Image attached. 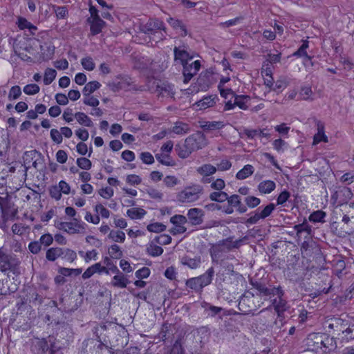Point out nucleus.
Segmentation results:
<instances>
[{
	"instance_id": "1",
	"label": "nucleus",
	"mask_w": 354,
	"mask_h": 354,
	"mask_svg": "<svg viewBox=\"0 0 354 354\" xmlns=\"http://www.w3.org/2000/svg\"><path fill=\"white\" fill-rule=\"evenodd\" d=\"M206 145L207 140L205 135L201 131H197L188 136L182 146H177L178 147V155L180 158H187L192 152L201 149Z\"/></svg>"
},
{
	"instance_id": "2",
	"label": "nucleus",
	"mask_w": 354,
	"mask_h": 354,
	"mask_svg": "<svg viewBox=\"0 0 354 354\" xmlns=\"http://www.w3.org/2000/svg\"><path fill=\"white\" fill-rule=\"evenodd\" d=\"M21 261L15 254H8L0 250V272L4 275L18 274Z\"/></svg>"
},
{
	"instance_id": "3",
	"label": "nucleus",
	"mask_w": 354,
	"mask_h": 354,
	"mask_svg": "<svg viewBox=\"0 0 354 354\" xmlns=\"http://www.w3.org/2000/svg\"><path fill=\"white\" fill-rule=\"evenodd\" d=\"M282 295H275L277 296L276 298L272 299L271 300V305L266 308H263L260 311V313L270 312V309L273 308L275 312L277 314L278 319H276L274 322V325L276 326L277 328H280L281 326L283 325V314L288 309V302L286 299L283 298L284 295V292L281 289Z\"/></svg>"
},
{
	"instance_id": "4",
	"label": "nucleus",
	"mask_w": 354,
	"mask_h": 354,
	"mask_svg": "<svg viewBox=\"0 0 354 354\" xmlns=\"http://www.w3.org/2000/svg\"><path fill=\"white\" fill-rule=\"evenodd\" d=\"M332 342V339L320 333H312L308 336L306 339L307 348L309 351L319 353H327L330 349L327 344Z\"/></svg>"
},
{
	"instance_id": "5",
	"label": "nucleus",
	"mask_w": 354,
	"mask_h": 354,
	"mask_svg": "<svg viewBox=\"0 0 354 354\" xmlns=\"http://www.w3.org/2000/svg\"><path fill=\"white\" fill-rule=\"evenodd\" d=\"M30 350L32 354H46L49 351V354H57L59 349L55 346V344L48 345V342L46 338H40L38 337H33L29 339Z\"/></svg>"
},
{
	"instance_id": "6",
	"label": "nucleus",
	"mask_w": 354,
	"mask_h": 354,
	"mask_svg": "<svg viewBox=\"0 0 354 354\" xmlns=\"http://www.w3.org/2000/svg\"><path fill=\"white\" fill-rule=\"evenodd\" d=\"M140 32L149 35H156L158 34L157 39L162 40L164 39L165 35L161 32H165V24L158 19H150L146 24L140 26Z\"/></svg>"
},
{
	"instance_id": "7",
	"label": "nucleus",
	"mask_w": 354,
	"mask_h": 354,
	"mask_svg": "<svg viewBox=\"0 0 354 354\" xmlns=\"http://www.w3.org/2000/svg\"><path fill=\"white\" fill-rule=\"evenodd\" d=\"M203 193V188L199 185L185 188L177 194V200L182 203H190L198 201Z\"/></svg>"
},
{
	"instance_id": "8",
	"label": "nucleus",
	"mask_w": 354,
	"mask_h": 354,
	"mask_svg": "<svg viewBox=\"0 0 354 354\" xmlns=\"http://www.w3.org/2000/svg\"><path fill=\"white\" fill-rule=\"evenodd\" d=\"M245 239H246V237L236 241H232V239L228 238L220 241L210 251L212 257L213 258L214 256H217L219 252L230 251L232 249L239 248Z\"/></svg>"
},
{
	"instance_id": "9",
	"label": "nucleus",
	"mask_w": 354,
	"mask_h": 354,
	"mask_svg": "<svg viewBox=\"0 0 354 354\" xmlns=\"http://www.w3.org/2000/svg\"><path fill=\"white\" fill-rule=\"evenodd\" d=\"M274 209L275 205L273 203H270L261 210H260V208H258L254 212V214L247 219L246 223L250 225L256 224L259 220L268 217Z\"/></svg>"
},
{
	"instance_id": "10",
	"label": "nucleus",
	"mask_w": 354,
	"mask_h": 354,
	"mask_svg": "<svg viewBox=\"0 0 354 354\" xmlns=\"http://www.w3.org/2000/svg\"><path fill=\"white\" fill-rule=\"evenodd\" d=\"M90 19H92V21H90V30L93 35L98 34L101 32L105 22L100 18L97 9L91 4Z\"/></svg>"
},
{
	"instance_id": "11",
	"label": "nucleus",
	"mask_w": 354,
	"mask_h": 354,
	"mask_svg": "<svg viewBox=\"0 0 354 354\" xmlns=\"http://www.w3.org/2000/svg\"><path fill=\"white\" fill-rule=\"evenodd\" d=\"M84 223L74 218L72 221H62L58 224L59 230H63L68 234H73L81 232L84 227Z\"/></svg>"
},
{
	"instance_id": "12",
	"label": "nucleus",
	"mask_w": 354,
	"mask_h": 354,
	"mask_svg": "<svg viewBox=\"0 0 354 354\" xmlns=\"http://www.w3.org/2000/svg\"><path fill=\"white\" fill-rule=\"evenodd\" d=\"M186 216L180 214H176L171 217L170 222L174 225L171 230L170 233L173 235L183 234L186 232L187 228L184 225L187 223Z\"/></svg>"
},
{
	"instance_id": "13",
	"label": "nucleus",
	"mask_w": 354,
	"mask_h": 354,
	"mask_svg": "<svg viewBox=\"0 0 354 354\" xmlns=\"http://www.w3.org/2000/svg\"><path fill=\"white\" fill-rule=\"evenodd\" d=\"M251 284L254 288L259 292L260 295L271 297L275 295H282L281 286L267 287L265 284L259 281H252L251 282Z\"/></svg>"
},
{
	"instance_id": "14",
	"label": "nucleus",
	"mask_w": 354,
	"mask_h": 354,
	"mask_svg": "<svg viewBox=\"0 0 354 354\" xmlns=\"http://www.w3.org/2000/svg\"><path fill=\"white\" fill-rule=\"evenodd\" d=\"M184 82L187 83L195 75L197 74L201 68V62L196 60L192 64L188 62L183 65Z\"/></svg>"
},
{
	"instance_id": "15",
	"label": "nucleus",
	"mask_w": 354,
	"mask_h": 354,
	"mask_svg": "<svg viewBox=\"0 0 354 354\" xmlns=\"http://www.w3.org/2000/svg\"><path fill=\"white\" fill-rule=\"evenodd\" d=\"M174 54L175 62H179L182 65L187 63L189 60L192 59L194 57V55H191L187 51V48L185 46L174 47Z\"/></svg>"
},
{
	"instance_id": "16",
	"label": "nucleus",
	"mask_w": 354,
	"mask_h": 354,
	"mask_svg": "<svg viewBox=\"0 0 354 354\" xmlns=\"http://www.w3.org/2000/svg\"><path fill=\"white\" fill-rule=\"evenodd\" d=\"M348 321L340 317L331 318L326 322L327 327L338 333H342L346 326L348 325Z\"/></svg>"
},
{
	"instance_id": "17",
	"label": "nucleus",
	"mask_w": 354,
	"mask_h": 354,
	"mask_svg": "<svg viewBox=\"0 0 354 354\" xmlns=\"http://www.w3.org/2000/svg\"><path fill=\"white\" fill-rule=\"evenodd\" d=\"M187 216L192 225H198L203 222L204 212L199 208H191L188 210Z\"/></svg>"
},
{
	"instance_id": "18",
	"label": "nucleus",
	"mask_w": 354,
	"mask_h": 354,
	"mask_svg": "<svg viewBox=\"0 0 354 354\" xmlns=\"http://www.w3.org/2000/svg\"><path fill=\"white\" fill-rule=\"evenodd\" d=\"M158 96L173 98L174 95V86L168 82H162L156 86Z\"/></svg>"
},
{
	"instance_id": "19",
	"label": "nucleus",
	"mask_w": 354,
	"mask_h": 354,
	"mask_svg": "<svg viewBox=\"0 0 354 354\" xmlns=\"http://www.w3.org/2000/svg\"><path fill=\"white\" fill-rule=\"evenodd\" d=\"M180 263L190 269H197L201 265V256L191 257L189 255H185L180 258Z\"/></svg>"
},
{
	"instance_id": "20",
	"label": "nucleus",
	"mask_w": 354,
	"mask_h": 354,
	"mask_svg": "<svg viewBox=\"0 0 354 354\" xmlns=\"http://www.w3.org/2000/svg\"><path fill=\"white\" fill-rule=\"evenodd\" d=\"M216 171V167L211 164H204L196 169L198 174L203 177L202 181L205 183H210V178L207 177L213 175Z\"/></svg>"
},
{
	"instance_id": "21",
	"label": "nucleus",
	"mask_w": 354,
	"mask_h": 354,
	"mask_svg": "<svg viewBox=\"0 0 354 354\" xmlns=\"http://www.w3.org/2000/svg\"><path fill=\"white\" fill-rule=\"evenodd\" d=\"M40 59L42 62L50 60L55 54V46L51 43L45 42L40 46Z\"/></svg>"
},
{
	"instance_id": "22",
	"label": "nucleus",
	"mask_w": 354,
	"mask_h": 354,
	"mask_svg": "<svg viewBox=\"0 0 354 354\" xmlns=\"http://www.w3.org/2000/svg\"><path fill=\"white\" fill-rule=\"evenodd\" d=\"M227 203L233 208L236 207V211L240 214H243L247 211V207L242 205L241 198L238 194H233L229 196L227 194V198L226 199Z\"/></svg>"
},
{
	"instance_id": "23",
	"label": "nucleus",
	"mask_w": 354,
	"mask_h": 354,
	"mask_svg": "<svg viewBox=\"0 0 354 354\" xmlns=\"http://www.w3.org/2000/svg\"><path fill=\"white\" fill-rule=\"evenodd\" d=\"M316 126H317V133L315 134V136L313 137V145H316L321 142H328V139L324 132V123L319 120L317 121Z\"/></svg>"
},
{
	"instance_id": "24",
	"label": "nucleus",
	"mask_w": 354,
	"mask_h": 354,
	"mask_svg": "<svg viewBox=\"0 0 354 354\" xmlns=\"http://www.w3.org/2000/svg\"><path fill=\"white\" fill-rule=\"evenodd\" d=\"M224 126L225 124L222 121H203L200 122V127L206 132L221 129Z\"/></svg>"
},
{
	"instance_id": "25",
	"label": "nucleus",
	"mask_w": 354,
	"mask_h": 354,
	"mask_svg": "<svg viewBox=\"0 0 354 354\" xmlns=\"http://www.w3.org/2000/svg\"><path fill=\"white\" fill-rule=\"evenodd\" d=\"M276 188V183L271 180H263L257 186L258 191L263 194H268Z\"/></svg>"
},
{
	"instance_id": "26",
	"label": "nucleus",
	"mask_w": 354,
	"mask_h": 354,
	"mask_svg": "<svg viewBox=\"0 0 354 354\" xmlns=\"http://www.w3.org/2000/svg\"><path fill=\"white\" fill-rule=\"evenodd\" d=\"M216 96H206L197 102L196 103V106L198 107L199 109H206L207 108L212 107L216 104Z\"/></svg>"
},
{
	"instance_id": "27",
	"label": "nucleus",
	"mask_w": 354,
	"mask_h": 354,
	"mask_svg": "<svg viewBox=\"0 0 354 354\" xmlns=\"http://www.w3.org/2000/svg\"><path fill=\"white\" fill-rule=\"evenodd\" d=\"M119 86L121 89L126 91H142L144 89L143 86H138L133 84L131 79L129 77H127L120 82Z\"/></svg>"
},
{
	"instance_id": "28",
	"label": "nucleus",
	"mask_w": 354,
	"mask_h": 354,
	"mask_svg": "<svg viewBox=\"0 0 354 354\" xmlns=\"http://www.w3.org/2000/svg\"><path fill=\"white\" fill-rule=\"evenodd\" d=\"M254 171V168L251 165H245L236 174V178L239 180H244L252 176Z\"/></svg>"
},
{
	"instance_id": "29",
	"label": "nucleus",
	"mask_w": 354,
	"mask_h": 354,
	"mask_svg": "<svg viewBox=\"0 0 354 354\" xmlns=\"http://www.w3.org/2000/svg\"><path fill=\"white\" fill-rule=\"evenodd\" d=\"M111 283L115 287L124 288L129 283V280L122 273H120L113 277Z\"/></svg>"
},
{
	"instance_id": "30",
	"label": "nucleus",
	"mask_w": 354,
	"mask_h": 354,
	"mask_svg": "<svg viewBox=\"0 0 354 354\" xmlns=\"http://www.w3.org/2000/svg\"><path fill=\"white\" fill-rule=\"evenodd\" d=\"M147 214V212L140 207H132L127 211V215L131 219H141Z\"/></svg>"
},
{
	"instance_id": "31",
	"label": "nucleus",
	"mask_w": 354,
	"mask_h": 354,
	"mask_svg": "<svg viewBox=\"0 0 354 354\" xmlns=\"http://www.w3.org/2000/svg\"><path fill=\"white\" fill-rule=\"evenodd\" d=\"M289 83L290 82L288 77H281L276 81L272 90L275 92L280 93L289 85Z\"/></svg>"
},
{
	"instance_id": "32",
	"label": "nucleus",
	"mask_w": 354,
	"mask_h": 354,
	"mask_svg": "<svg viewBox=\"0 0 354 354\" xmlns=\"http://www.w3.org/2000/svg\"><path fill=\"white\" fill-rule=\"evenodd\" d=\"M190 131L189 124L182 122H177L172 128V131L178 135H184Z\"/></svg>"
},
{
	"instance_id": "33",
	"label": "nucleus",
	"mask_w": 354,
	"mask_h": 354,
	"mask_svg": "<svg viewBox=\"0 0 354 354\" xmlns=\"http://www.w3.org/2000/svg\"><path fill=\"white\" fill-rule=\"evenodd\" d=\"M62 248H50L46 253V257L48 261H54L59 257H61L62 253Z\"/></svg>"
},
{
	"instance_id": "34",
	"label": "nucleus",
	"mask_w": 354,
	"mask_h": 354,
	"mask_svg": "<svg viewBox=\"0 0 354 354\" xmlns=\"http://www.w3.org/2000/svg\"><path fill=\"white\" fill-rule=\"evenodd\" d=\"M156 160L161 163L163 165L166 166H174L175 162L171 158L170 156L167 153H157L155 156Z\"/></svg>"
},
{
	"instance_id": "35",
	"label": "nucleus",
	"mask_w": 354,
	"mask_h": 354,
	"mask_svg": "<svg viewBox=\"0 0 354 354\" xmlns=\"http://www.w3.org/2000/svg\"><path fill=\"white\" fill-rule=\"evenodd\" d=\"M202 307L205 311L209 312L208 315L210 317H214L223 310L221 307L215 306L207 302H203Z\"/></svg>"
},
{
	"instance_id": "36",
	"label": "nucleus",
	"mask_w": 354,
	"mask_h": 354,
	"mask_svg": "<svg viewBox=\"0 0 354 354\" xmlns=\"http://www.w3.org/2000/svg\"><path fill=\"white\" fill-rule=\"evenodd\" d=\"M108 236L113 241L118 243H124L126 237L124 232L120 230H111Z\"/></svg>"
},
{
	"instance_id": "37",
	"label": "nucleus",
	"mask_w": 354,
	"mask_h": 354,
	"mask_svg": "<svg viewBox=\"0 0 354 354\" xmlns=\"http://www.w3.org/2000/svg\"><path fill=\"white\" fill-rule=\"evenodd\" d=\"M56 75L57 72L55 69L51 68H47L44 72V84L45 85L50 84L55 79Z\"/></svg>"
},
{
	"instance_id": "38",
	"label": "nucleus",
	"mask_w": 354,
	"mask_h": 354,
	"mask_svg": "<svg viewBox=\"0 0 354 354\" xmlns=\"http://www.w3.org/2000/svg\"><path fill=\"white\" fill-rule=\"evenodd\" d=\"M209 198L212 201L223 203L227 198V194L225 192H213L209 194Z\"/></svg>"
},
{
	"instance_id": "39",
	"label": "nucleus",
	"mask_w": 354,
	"mask_h": 354,
	"mask_svg": "<svg viewBox=\"0 0 354 354\" xmlns=\"http://www.w3.org/2000/svg\"><path fill=\"white\" fill-rule=\"evenodd\" d=\"M250 97L247 95H234V102L236 106H239L241 109L246 110L248 106L247 102Z\"/></svg>"
},
{
	"instance_id": "40",
	"label": "nucleus",
	"mask_w": 354,
	"mask_h": 354,
	"mask_svg": "<svg viewBox=\"0 0 354 354\" xmlns=\"http://www.w3.org/2000/svg\"><path fill=\"white\" fill-rule=\"evenodd\" d=\"M342 339L346 342L354 339V324H349L346 326L343 332L342 333Z\"/></svg>"
},
{
	"instance_id": "41",
	"label": "nucleus",
	"mask_w": 354,
	"mask_h": 354,
	"mask_svg": "<svg viewBox=\"0 0 354 354\" xmlns=\"http://www.w3.org/2000/svg\"><path fill=\"white\" fill-rule=\"evenodd\" d=\"M313 93L310 86H304L299 91L300 99L303 100H313Z\"/></svg>"
},
{
	"instance_id": "42",
	"label": "nucleus",
	"mask_w": 354,
	"mask_h": 354,
	"mask_svg": "<svg viewBox=\"0 0 354 354\" xmlns=\"http://www.w3.org/2000/svg\"><path fill=\"white\" fill-rule=\"evenodd\" d=\"M214 274V269L213 267H211L203 274L200 275L201 279L205 286H207L212 283Z\"/></svg>"
},
{
	"instance_id": "43",
	"label": "nucleus",
	"mask_w": 354,
	"mask_h": 354,
	"mask_svg": "<svg viewBox=\"0 0 354 354\" xmlns=\"http://www.w3.org/2000/svg\"><path fill=\"white\" fill-rule=\"evenodd\" d=\"M80 179L82 181V189L85 194H88V171H84L79 174Z\"/></svg>"
},
{
	"instance_id": "44",
	"label": "nucleus",
	"mask_w": 354,
	"mask_h": 354,
	"mask_svg": "<svg viewBox=\"0 0 354 354\" xmlns=\"http://www.w3.org/2000/svg\"><path fill=\"white\" fill-rule=\"evenodd\" d=\"M326 213L322 210H317L314 212H313L310 216L309 220L312 222H324V219L326 216Z\"/></svg>"
},
{
	"instance_id": "45",
	"label": "nucleus",
	"mask_w": 354,
	"mask_h": 354,
	"mask_svg": "<svg viewBox=\"0 0 354 354\" xmlns=\"http://www.w3.org/2000/svg\"><path fill=\"white\" fill-rule=\"evenodd\" d=\"M153 242L160 245H167L171 242V237L165 234H160L154 237Z\"/></svg>"
},
{
	"instance_id": "46",
	"label": "nucleus",
	"mask_w": 354,
	"mask_h": 354,
	"mask_svg": "<svg viewBox=\"0 0 354 354\" xmlns=\"http://www.w3.org/2000/svg\"><path fill=\"white\" fill-rule=\"evenodd\" d=\"M147 229L148 231L155 233H160L166 230V226L161 223H151L147 225Z\"/></svg>"
},
{
	"instance_id": "47",
	"label": "nucleus",
	"mask_w": 354,
	"mask_h": 354,
	"mask_svg": "<svg viewBox=\"0 0 354 354\" xmlns=\"http://www.w3.org/2000/svg\"><path fill=\"white\" fill-rule=\"evenodd\" d=\"M198 281V279H196V277H192L187 279L185 284L189 288L192 289L196 292H198L202 290V288Z\"/></svg>"
},
{
	"instance_id": "48",
	"label": "nucleus",
	"mask_w": 354,
	"mask_h": 354,
	"mask_svg": "<svg viewBox=\"0 0 354 354\" xmlns=\"http://www.w3.org/2000/svg\"><path fill=\"white\" fill-rule=\"evenodd\" d=\"M62 252L63 254H62L61 258L68 262H73L77 258L76 252L72 250L62 248Z\"/></svg>"
},
{
	"instance_id": "49",
	"label": "nucleus",
	"mask_w": 354,
	"mask_h": 354,
	"mask_svg": "<svg viewBox=\"0 0 354 354\" xmlns=\"http://www.w3.org/2000/svg\"><path fill=\"white\" fill-rule=\"evenodd\" d=\"M54 11L58 19H66L68 14L66 6H55Z\"/></svg>"
},
{
	"instance_id": "50",
	"label": "nucleus",
	"mask_w": 354,
	"mask_h": 354,
	"mask_svg": "<svg viewBox=\"0 0 354 354\" xmlns=\"http://www.w3.org/2000/svg\"><path fill=\"white\" fill-rule=\"evenodd\" d=\"M105 272L109 274V272L106 267L102 266L100 263H97L90 267V277L95 273H102Z\"/></svg>"
},
{
	"instance_id": "51",
	"label": "nucleus",
	"mask_w": 354,
	"mask_h": 354,
	"mask_svg": "<svg viewBox=\"0 0 354 354\" xmlns=\"http://www.w3.org/2000/svg\"><path fill=\"white\" fill-rule=\"evenodd\" d=\"M246 205L250 208H254L261 203V199L253 196H248L244 200Z\"/></svg>"
},
{
	"instance_id": "52",
	"label": "nucleus",
	"mask_w": 354,
	"mask_h": 354,
	"mask_svg": "<svg viewBox=\"0 0 354 354\" xmlns=\"http://www.w3.org/2000/svg\"><path fill=\"white\" fill-rule=\"evenodd\" d=\"M147 252L152 257H158L162 254L163 249L160 246L151 243L147 248Z\"/></svg>"
},
{
	"instance_id": "53",
	"label": "nucleus",
	"mask_w": 354,
	"mask_h": 354,
	"mask_svg": "<svg viewBox=\"0 0 354 354\" xmlns=\"http://www.w3.org/2000/svg\"><path fill=\"white\" fill-rule=\"evenodd\" d=\"M109 253L110 256L113 259H120L122 257V252L120 250V246L116 244L112 245L109 248Z\"/></svg>"
},
{
	"instance_id": "54",
	"label": "nucleus",
	"mask_w": 354,
	"mask_h": 354,
	"mask_svg": "<svg viewBox=\"0 0 354 354\" xmlns=\"http://www.w3.org/2000/svg\"><path fill=\"white\" fill-rule=\"evenodd\" d=\"M39 90V86L36 84H28L24 87V92L29 95L37 94Z\"/></svg>"
},
{
	"instance_id": "55",
	"label": "nucleus",
	"mask_w": 354,
	"mask_h": 354,
	"mask_svg": "<svg viewBox=\"0 0 354 354\" xmlns=\"http://www.w3.org/2000/svg\"><path fill=\"white\" fill-rule=\"evenodd\" d=\"M140 158L142 163L146 165H152L154 162V158L153 155L148 151L140 153Z\"/></svg>"
},
{
	"instance_id": "56",
	"label": "nucleus",
	"mask_w": 354,
	"mask_h": 354,
	"mask_svg": "<svg viewBox=\"0 0 354 354\" xmlns=\"http://www.w3.org/2000/svg\"><path fill=\"white\" fill-rule=\"evenodd\" d=\"M21 94V90L19 86H13L10 89L8 93L9 100H13L17 99Z\"/></svg>"
},
{
	"instance_id": "57",
	"label": "nucleus",
	"mask_w": 354,
	"mask_h": 354,
	"mask_svg": "<svg viewBox=\"0 0 354 354\" xmlns=\"http://www.w3.org/2000/svg\"><path fill=\"white\" fill-rule=\"evenodd\" d=\"M126 182L132 186H136L142 183V178L136 174H129L126 178Z\"/></svg>"
},
{
	"instance_id": "58",
	"label": "nucleus",
	"mask_w": 354,
	"mask_h": 354,
	"mask_svg": "<svg viewBox=\"0 0 354 354\" xmlns=\"http://www.w3.org/2000/svg\"><path fill=\"white\" fill-rule=\"evenodd\" d=\"M50 138L56 144H60L62 142L63 137L62 136L61 131H59L56 129H52L50 132Z\"/></svg>"
},
{
	"instance_id": "59",
	"label": "nucleus",
	"mask_w": 354,
	"mask_h": 354,
	"mask_svg": "<svg viewBox=\"0 0 354 354\" xmlns=\"http://www.w3.org/2000/svg\"><path fill=\"white\" fill-rule=\"evenodd\" d=\"M210 187L212 189L216 190V192H223L225 187V183L223 179L217 178L211 183Z\"/></svg>"
},
{
	"instance_id": "60",
	"label": "nucleus",
	"mask_w": 354,
	"mask_h": 354,
	"mask_svg": "<svg viewBox=\"0 0 354 354\" xmlns=\"http://www.w3.org/2000/svg\"><path fill=\"white\" fill-rule=\"evenodd\" d=\"M151 64V62L150 61V59L145 57H141L135 64V67L139 69H147L150 67Z\"/></svg>"
},
{
	"instance_id": "61",
	"label": "nucleus",
	"mask_w": 354,
	"mask_h": 354,
	"mask_svg": "<svg viewBox=\"0 0 354 354\" xmlns=\"http://www.w3.org/2000/svg\"><path fill=\"white\" fill-rule=\"evenodd\" d=\"M49 194L52 198L59 201L62 198V193L57 185H53L49 187Z\"/></svg>"
},
{
	"instance_id": "62",
	"label": "nucleus",
	"mask_w": 354,
	"mask_h": 354,
	"mask_svg": "<svg viewBox=\"0 0 354 354\" xmlns=\"http://www.w3.org/2000/svg\"><path fill=\"white\" fill-rule=\"evenodd\" d=\"M258 135V130L257 129H245L243 131L240 133V136L241 138L244 136L247 137V138L252 140Z\"/></svg>"
},
{
	"instance_id": "63",
	"label": "nucleus",
	"mask_w": 354,
	"mask_h": 354,
	"mask_svg": "<svg viewBox=\"0 0 354 354\" xmlns=\"http://www.w3.org/2000/svg\"><path fill=\"white\" fill-rule=\"evenodd\" d=\"M216 167L218 171H227L232 167V162L227 159H223L218 164H217V167Z\"/></svg>"
},
{
	"instance_id": "64",
	"label": "nucleus",
	"mask_w": 354,
	"mask_h": 354,
	"mask_svg": "<svg viewBox=\"0 0 354 354\" xmlns=\"http://www.w3.org/2000/svg\"><path fill=\"white\" fill-rule=\"evenodd\" d=\"M290 194L287 190L281 192L277 198V205H283L290 198Z\"/></svg>"
}]
</instances>
